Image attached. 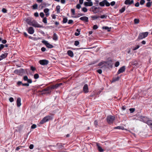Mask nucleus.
Masks as SVG:
<instances>
[{
  "label": "nucleus",
  "instance_id": "nucleus-15",
  "mask_svg": "<svg viewBox=\"0 0 152 152\" xmlns=\"http://www.w3.org/2000/svg\"><path fill=\"white\" fill-rule=\"evenodd\" d=\"M62 84V83H60L58 84H57L55 85H53L51 86H50L51 88L52 89H56L59 86L61 85Z\"/></svg>",
  "mask_w": 152,
  "mask_h": 152
},
{
  "label": "nucleus",
  "instance_id": "nucleus-24",
  "mask_svg": "<svg viewBox=\"0 0 152 152\" xmlns=\"http://www.w3.org/2000/svg\"><path fill=\"white\" fill-rule=\"evenodd\" d=\"M53 39L54 40H57L58 39V37L56 33H54L53 35Z\"/></svg>",
  "mask_w": 152,
  "mask_h": 152
},
{
  "label": "nucleus",
  "instance_id": "nucleus-18",
  "mask_svg": "<svg viewBox=\"0 0 152 152\" xmlns=\"http://www.w3.org/2000/svg\"><path fill=\"white\" fill-rule=\"evenodd\" d=\"M21 99L20 98H18L17 101V106L18 107H20L21 105Z\"/></svg>",
  "mask_w": 152,
  "mask_h": 152
},
{
  "label": "nucleus",
  "instance_id": "nucleus-61",
  "mask_svg": "<svg viewBox=\"0 0 152 152\" xmlns=\"http://www.w3.org/2000/svg\"><path fill=\"white\" fill-rule=\"evenodd\" d=\"M27 81L28 83H31L32 82V81L30 79H28V80H27Z\"/></svg>",
  "mask_w": 152,
  "mask_h": 152
},
{
  "label": "nucleus",
  "instance_id": "nucleus-59",
  "mask_svg": "<svg viewBox=\"0 0 152 152\" xmlns=\"http://www.w3.org/2000/svg\"><path fill=\"white\" fill-rule=\"evenodd\" d=\"M34 147V145L32 144H31L29 146V148L31 149H32Z\"/></svg>",
  "mask_w": 152,
  "mask_h": 152
},
{
  "label": "nucleus",
  "instance_id": "nucleus-7",
  "mask_svg": "<svg viewBox=\"0 0 152 152\" xmlns=\"http://www.w3.org/2000/svg\"><path fill=\"white\" fill-rule=\"evenodd\" d=\"M90 10L94 13H96L99 12V8L96 7L95 6H93L91 8Z\"/></svg>",
  "mask_w": 152,
  "mask_h": 152
},
{
  "label": "nucleus",
  "instance_id": "nucleus-54",
  "mask_svg": "<svg viewBox=\"0 0 152 152\" xmlns=\"http://www.w3.org/2000/svg\"><path fill=\"white\" fill-rule=\"evenodd\" d=\"M98 26L96 25H94L93 26V28L94 29H96L98 28Z\"/></svg>",
  "mask_w": 152,
  "mask_h": 152
},
{
  "label": "nucleus",
  "instance_id": "nucleus-30",
  "mask_svg": "<svg viewBox=\"0 0 152 152\" xmlns=\"http://www.w3.org/2000/svg\"><path fill=\"white\" fill-rule=\"evenodd\" d=\"M140 47V46L139 45H137L136 47L134 48H132V50H136L137 49H138Z\"/></svg>",
  "mask_w": 152,
  "mask_h": 152
},
{
  "label": "nucleus",
  "instance_id": "nucleus-3",
  "mask_svg": "<svg viewBox=\"0 0 152 152\" xmlns=\"http://www.w3.org/2000/svg\"><path fill=\"white\" fill-rule=\"evenodd\" d=\"M148 34V32H147L140 33L138 36V38L140 39H142L147 37Z\"/></svg>",
  "mask_w": 152,
  "mask_h": 152
},
{
  "label": "nucleus",
  "instance_id": "nucleus-44",
  "mask_svg": "<svg viewBox=\"0 0 152 152\" xmlns=\"http://www.w3.org/2000/svg\"><path fill=\"white\" fill-rule=\"evenodd\" d=\"M104 28L105 29L107 30L108 31H110V28H109L107 26H105L103 28Z\"/></svg>",
  "mask_w": 152,
  "mask_h": 152
},
{
  "label": "nucleus",
  "instance_id": "nucleus-45",
  "mask_svg": "<svg viewBox=\"0 0 152 152\" xmlns=\"http://www.w3.org/2000/svg\"><path fill=\"white\" fill-rule=\"evenodd\" d=\"M9 101L11 102H12L14 101V99L12 97H10L9 99Z\"/></svg>",
  "mask_w": 152,
  "mask_h": 152
},
{
  "label": "nucleus",
  "instance_id": "nucleus-17",
  "mask_svg": "<svg viewBox=\"0 0 152 152\" xmlns=\"http://www.w3.org/2000/svg\"><path fill=\"white\" fill-rule=\"evenodd\" d=\"M28 33L30 34H33L34 32V30L32 27H30L28 29Z\"/></svg>",
  "mask_w": 152,
  "mask_h": 152
},
{
  "label": "nucleus",
  "instance_id": "nucleus-35",
  "mask_svg": "<svg viewBox=\"0 0 152 152\" xmlns=\"http://www.w3.org/2000/svg\"><path fill=\"white\" fill-rule=\"evenodd\" d=\"M34 77L35 79H37L39 78V76L38 74H36L34 75Z\"/></svg>",
  "mask_w": 152,
  "mask_h": 152
},
{
  "label": "nucleus",
  "instance_id": "nucleus-55",
  "mask_svg": "<svg viewBox=\"0 0 152 152\" xmlns=\"http://www.w3.org/2000/svg\"><path fill=\"white\" fill-rule=\"evenodd\" d=\"M31 69L32 71H34L35 70V68L33 66H31Z\"/></svg>",
  "mask_w": 152,
  "mask_h": 152
},
{
  "label": "nucleus",
  "instance_id": "nucleus-33",
  "mask_svg": "<svg viewBox=\"0 0 152 152\" xmlns=\"http://www.w3.org/2000/svg\"><path fill=\"white\" fill-rule=\"evenodd\" d=\"M67 19L66 18H64L63 19V22L64 23H66L67 21Z\"/></svg>",
  "mask_w": 152,
  "mask_h": 152
},
{
  "label": "nucleus",
  "instance_id": "nucleus-62",
  "mask_svg": "<svg viewBox=\"0 0 152 152\" xmlns=\"http://www.w3.org/2000/svg\"><path fill=\"white\" fill-rule=\"evenodd\" d=\"M97 72L99 73L100 74L102 73V70L100 69L98 70Z\"/></svg>",
  "mask_w": 152,
  "mask_h": 152
},
{
  "label": "nucleus",
  "instance_id": "nucleus-39",
  "mask_svg": "<svg viewBox=\"0 0 152 152\" xmlns=\"http://www.w3.org/2000/svg\"><path fill=\"white\" fill-rule=\"evenodd\" d=\"M38 5L37 4H35L33 6V8L34 9H36L37 8Z\"/></svg>",
  "mask_w": 152,
  "mask_h": 152
},
{
  "label": "nucleus",
  "instance_id": "nucleus-4",
  "mask_svg": "<svg viewBox=\"0 0 152 152\" xmlns=\"http://www.w3.org/2000/svg\"><path fill=\"white\" fill-rule=\"evenodd\" d=\"M42 42L48 48H51L53 47L52 45L50 44L46 40H44L42 41Z\"/></svg>",
  "mask_w": 152,
  "mask_h": 152
},
{
  "label": "nucleus",
  "instance_id": "nucleus-36",
  "mask_svg": "<svg viewBox=\"0 0 152 152\" xmlns=\"http://www.w3.org/2000/svg\"><path fill=\"white\" fill-rule=\"evenodd\" d=\"M43 22L45 23H47V19L46 18H44L43 19Z\"/></svg>",
  "mask_w": 152,
  "mask_h": 152
},
{
  "label": "nucleus",
  "instance_id": "nucleus-49",
  "mask_svg": "<svg viewBox=\"0 0 152 152\" xmlns=\"http://www.w3.org/2000/svg\"><path fill=\"white\" fill-rule=\"evenodd\" d=\"M23 79L25 81H27L28 80V77L26 76H24L23 77Z\"/></svg>",
  "mask_w": 152,
  "mask_h": 152
},
{
  "label": "nucleus",
  "instance_id": "nucleus-6",
  "mask_svg": "<svg viewBox=\"0 0 152 152\" xmlns=\"http://www.w3.org/2000/svg\"><path fill=\"white\" fill-rule=\"evenodd\" d=\"M31 26L35 27L41 28L42 26L39 24L35 20H33L32 21Z\"/></svg>",
  "mask_w": 152,
  "mask_h": 152
},
{
  "label": "nucleus",
  "instance_id": "nucleus-52",
  "mask_svg": "<svg viewBox=\"0 0 152 152\" xmlns=\"http://www.w3.org/2000/svg\"><path fill=\"white\" fill-rule=\"evenodd\" d=\"M22 85L23 86H29V84L28 83H23Z\"/></svg>",
  "mask_w": 152,
  "mask_h": 152
},
{
  "label": "nucleus",
  "instance_id": "nucleus-27",
  "mask_svg": "<svg viewBox=\"0 0 152 152\" xmlns=\"http://www.w3.org/2000/svg\"><path fill=\"white\" fill-rule=\"evenodd\" d=\"M139 21L140 20L139 19L137 18L135 19L134 20V23L135 24L138 23H139Z\"/></svg>",
  "mask_w": 152,
  "mask_h": 152
},
{
  "label": "nucleus",
  "instance_id": "nucleus-57",
  "mask_svg": "<svg viewBox=\"0 0 152 152\" xmlns=\"http://www.w3.org/2000/svg\"><path fill=\"white\" fill-rule=\"evenodd\" d=\"M4 47V45L3 44H0V48L1 49H2Z\"/></svg>",
  "mask_w": 152,
  "mask_h": 152
},
{
  "label": "nucleus",
  "instance_id": "nucleus-53",
  "mask_svg": "<svg viewBox=\"0 0 152 152\" xmlns=\"http://www.w3.org/2000/svg\"><path fill=\"white\" fill-rule=\"evenodd\" d=\"M135 110L134 108H130L129 109V110L131 113H132L134 112Z\"/></svg>",
  "mask_w": 152,
  "mask_h": 152
},
{
  "label": "nucleus",
  "instance_id": "nucleus-38",
  "mask_svg": "<svg viewBox=\"0 0 152 152\" xmlns=\"http://www.w3.org/2000/svg\"><path fill=\"white\" fill-rule=\"evenodd\" d=\"M27 22L28 24L31 26V24H32V21H31L29 20H27Z\"/></svg>",
  "mask_w": 152,
  "mask_h": 152
},
{
  "label": "nucleus",
  "instance_id": "nucleus-42",
  "mask_svg": "<svg viewBox=\"0 0 152 152\" xmlns=\"http://www.w3.org/2000/svg\"><path fill=\"white\" fill-rule=\"evenodd\" d=\"M119 65V62L118 61L116 62L115 64V67H118Z\"/></svg>",
  "mask_w": 152,
  "mask_h": 152
},
{
  "label": "nucleus",
  "instance_id": "nucleus-63",
  "mask_svg": "<svg viewBox=\"0 0 152 152\" xmlns=\"http://www.w3.org/2000/svg\"><path fill=\"white\" fill-rule=\"evenodd\" d=\"M135 6L136 7H139V3L138 2H137V3H136L135 4Z\"/></svg>",
  "mask_w": 152,
  "mask_h": 152
},
{
  "label": "nucleus",
  "instance_id": "nucleus-48",
  "mask_svg": "<svg viewBox=\"0 0 152 152\" xmlns=\"http://www.w3.org/2000/svg\"><path fill=\"white\" fill-rule=\"evenodd\" d=\"M37 127L36 125L35 124H34L31 126V128L32 129H34L36 128Z\"/></svg>",
  "mask_w": 152,
  "mask_h": 152
},
{
  "label": "nucleus",
  "instance_id": "nucleus-2",
  "mask_svg": "<svg viewBox=\"0 0 152 152\" xmlns=\"http://www.w3.org/2000/svg\"><path fill=\"white\" fill-rule=\"evenodd\" d=\"M115 119V117L114 116L109 115L107 117V121L109 124H112Z\"/></svg>",
  "mask_w": 152,
  "mask_h": 152
},
{
  "label": "nucleus",
  "instance_id": "nucleus-26",
  "mask_svg": "<svg viewBox=\"0 0 152 152\" xmlns=\"http://www.w3.org/2000/svg\"><path fill=\"white\" fill-rule=\"evenodd\" d=\"M56 8L57 12L58 13H59L60 12V6H59V5L57 6L56 7Z\"/></svg>",
  "mask_w": 152,
  "mask_h": 152
},
{
  "label": "nucleus",
  "instance_id": "nucleus-5",
  "mask_svg": "<svg viewBox=\"0 0 152 152\" xmlns=\"http://www.w3.org/2000/svg\"><path fill=\"white\" fill-rule=\"evenodd\" d=\"M99 5L102 7H103L105 5L106 6H109L110 5V3L106 0H104L99 3Z\"/></svg>",
  "mask_w": 152,
  "mask_h": 152
},
{
  "label": "nucleus",
  "instance_id": "nucleus-46",
  "mask_svg": "<svg viewBox=\"0 0 152 152\" xmlns=\"http://www.w3.org/2000/svg\"><path fill=\"white\" fill-rule=\"evenodd\" d=\"M29 38L30 39H31L32 40H37V39H36V38L32 37H31V36H29Z\"/></svg>",
  "mask_w": 152,
  "mask_h": 152
},
{
  "label": "nucleus",
  "instance_id": "nucleus-25",
  "mask_svg": "<svg viewBox=\"0 0 152 152\" xmlns=\"http://www.w3.org/2000/svg\"><path fill=\"white\" fill-rule=\"evenodd\" d=\"M114 129L123 130L124 129V128L123 126H118L115 127Z\"/></svg>",
  "mask_w": 152,
  "mask_h": 152
},
{
  "label": "nucleus",
  "instance_id": "nucleus-11",
  "mask_svg": "<svg viewBox=\"0 0 152 152\" xmlns=\"http://www.w3.org/2000/svg\"><path fill=\"white\" fill-rule=\"evenodd\" d=\"M125 69V66H123L121 68H120V69L118 70V72L117 74H119L120 73H122L123 72H124Z\"/></svg>",
  "mask_w": 152,
  "mask_h": 152
},
{
  "label": "nucleus",
  "instance_id": "nucleus-64",
  "mask_svg": "<svg viewBox=\"0 0 152 152\" xmlns=\"http://www.w3.org/2000/svg\"><path fill=\"white\" fill-rule=\"evenodd\" d=\"M115 1H112L111 3H110V4L111 6H113L114 5H115Z\"/></svg>",
  "mask_w": 152,
  "mask_h": 152
},
{
  "label": "nucleus",
  "instance_id": "nucleus-20",
  "mask_svg": "<svg viewBox=\"0 0 152 152\" xmlns=\"http://www.w3.org/2000/svg\"><path fill=\"white\" fill-rule=\"evenodd\" d=\"M67 53L69 56H70L72 57H73L74 56L73 52L71 50H69L67 52Z\"/></svg>",
  "mask_w": 152,
  "mask_h": 152
},
{
  "label": "nucleus",
  "instance_id": "nucleus-34",
  "mask_svg": "<svg viewBox=\"0 0 152 152\" xmlns=\"http://www.w3.org/2000/svg\"><path fill=\"white\" fill-rule=\"evenodd\" d=\"M107 17V15H101L100 17L102 19L104 18H106Z\"/></svg>",
  "mask_w": 152,
  "mask_h": 152
},
{
  "label": "nucleus",
  "instance_id": "nucleus-28",
  "mask_svg": "<svg viewBox=\"0 0 152 152\" xmlns=\"http://www.w3.org/2000/svg\"><path fill=\"white\" fill-rule=\"evenodd\" d=\"M151 2H150V1H148V2L146 4V7H151Z\"/></svg>",
  "mask_w": 152,
  "mask_h": 152
},
{
  "label": "nucleus",
  "instance_id": "nucleus-1",
  "mask_svg": "<svg viewBox=\"0 0 152 152\" xmlns=\"http://www.w3.org/2000/svg\"><path fill=\"white\" fill-rule=\"evenodd\" d=\"M52 117L51 116H47L44 117L40 122V124H42L48 121L49 120L52 119Z\"/></svg>",
  "mask_w": 152,
  "mask_h": 152
},
{
  "label": "nucleus",
  "instance_id": "nucleus-14",
  "mask_svg": "<svg viewBox=\"0 0 152 152\" xmlns=\"http://www.w3.org/2000/svg\"><path fill=\"white\" fill-rule=\"evenodd\" d=\"M23 70L22 69H21L19 70L16 69L14 71V73L20 75L21 73H22L23 72Z\"/></svg>",
  "mask_w": 152,
  "mask_h": 152
},
{
  "label": "nucleus",
  "instance_id": "nucleus-31",
  "mask_svg": "<svg viewBox=\"0 0 152 152\" xmlns=\"http://www.w3.org/2000/svg\"><path fill=\"white\" fill-rule=\"evenodd\" d=\"M99 17V16H93L91 17V18L94 19H96Z\"/></svg>",
  "mask_w": 152,
  "mask_h": 152
},
{
  "label": "nucleus",
  "instance_id": "nucleus-58",
  "mask_svg": "<svg viewBox=\"0 0 152 152\" xmlns=\"http://www.w3.org/2000/svg\"><path fill=\"white\" fill-rule=\"evenodd\" d=\"M41 50L42 52H44L46 50V48L44 47H42L41 49Z\"/></svg>",
  "mask_w": 152,
  "mask_h": 152
},
{
  "label": "nucleus",
  "instance_id": "nucleus-22",
  "mask_svg": "<svg viewBox=\"0 0 152 152\" xmlns=\"http://www.w3.org/2000/svg\"><path fill=\"white\" fill-rule=\"evenodd\" d=\"M7 55L8 53H5L4 54H2L1 56H0L1 59L2 60L3 58H5L7 56Z\"/></svg>",
  "mask_w": 152,
  "mask_h": 152
},
{
  "label": "nucleus",
  "instance_id": "nucleus-51",
  "mask_svg": "<svg viewBox=\"0 0 152 152\" xmlns=\"http://www.w3.org/2000/svg\"><path fill=\"white\" fill-rule=\"evenodd\" d=\"M73 20H69L68 23L69 24H71L73 23Z\"/></svg>",
  "mask_w": 152,
  "mask_h": 152
},
{
  "label": "nucleus",
  "instance_id": "nucleus-41",
  "mask_svg": "<svg viewBox=\"0 0 152 152\" xmlns=\"http://www.w3.org/2000/svg\"><path fill=\"white\" fill-rule=\"evenodd\" d=\"M2 11L4 13H5L7 12V10L6 9L4 8H3L2 9Z\"/></svg>",
  "mask_w": 152,
  "mask_h": 152
},
{
  "label": "nucleus",
  "instance_id": "nucleus-47",
  "mask_svg": "<svg viewBox=\"0 0 152 152\" xmlns=\"http://www.w3.org/2000/svg\"><path fill=\"white\" fill-rule=\"evenodd\" d=\"M76 8L78 9H80L81 7V6L80 4H78L76 5Z\"/></svg>",
  "mask_w": 152,
  "mask_h": 152
},
{
  "label": "nucleus",
  "instance_id": "nucleus-8",
  "mask_svg": "<svg viewBox=\"0 0 152 152\" xmlns=\"http://www.w3.org/2000/svg\"><path fill=\"white\" fill-rule=\"evenodd\" d=\"M40 64L42 65H47L48 63V61L46 60H41L39 61Z\"/></svg>",
  "mask_w": 152,
  "mask_h": 152
},
{
  "label": "nucleus",
  "instance_id": "nucleus-32",
  "mask_svg": "<svg viewBox=\"0 0 152 152\" xmlns=\"http://www.w3.org/2000/svg\"><path fill=\"white\" fill-rule=\"evenodd\" d=\"M87 9L86 7H83L82 9V11L84 12H86L87 11Z\"/></svg>",
  "mask_w": 152,
  "mask_h": 152
},
{
  "label": "nucleus",
  "instance_id": "nucleus-13",
  "mask_svg": "<svg viewBox=\"0 0 152 152\" xmlns=\"http://www.w3.org/2000/svg\"><path fill=\"white\" fill-rule=\"evenodd\" d=\"M133 3L134 1L133 0H126L124 2V4L126 5H130Z\"/></svg>",
  "mask_w": 152,
  "mask_h": 152
},
{
  "label": "nucleus",
  "instance_id": "nucleus-43",
  "mask_svg": "<svg viewBox=\"0 0 152 152\" xmlns=\"http://www.w3.org/2000/svg\"><path fill=\"white\" fill-rule=\"evenodd\" d=\"M145 3V1L144 0H141L140 2V4L141 5H143Z\"/></svg>",
  "mask_w": 152,
  "mask_h": 152
},
{
  "label": "nucleus",
  "instance_id": "nucleus-29",
  "mask_svg": "<svg viewBox=\"0 0 152 152\" xmlns=\"http://www.w3.org/2000/svg\"><path fill=\"white\" fill-rule=\"evenodd\" d=\"M125 10V7H122L120 10V12L121 13H122L124 12Z\"/></svg>",
  "mask_w": 152,
  "mask_h": 152
},
{
  "label": "nucleus",
  "instance_id": "nucleus-50",
  "mask_svg": "<svg viewBox=\"0 0 152 152\" xmlns=\"http://www.w3.org/2000/svg\"><path fill=\"white\" fill-rule=\"evenodd\" d=\"M40 15L42 18H43L44 16V14L43 12H41L40 13Z\"/></svg>",
  "mask_w": 152,
  "mask_h": 152
},
{
  "label": "nucleus",
  "instance_id": "nucleus-60",
  "mask_svg": "<svg viewBox=\"0 0 152 152\" xmlns=\"http://www.w3.org/2000/svg\"><path fill=\"white\" fill-rule=\"evenodd\" d=\"M1 42L3 44H5L7 42V41L6 40H3L1 41Z\"/></svg>",
  "mask_w": 152,
  "mask_h": 152
},
{
  "label": "nucleus",
  "instance_id": "nucleus-23",
  "mask_svg": "<svg viewBox=\"0 0 152 152\" xmlns=\"http://www.w3.org/2000/svg\"><path fill=\"white\" fill-rule=\"evenodd\" d=\"M146 123L151 128L152 131V121L148 120L147 121Z\"/></svg>",
  "mask_w": 152,
  "mask_h": 152
},
{
  "label": "nucleus",
  "instance_id": "nucleus-37",
  "mask_svg": "<svg viewBox=\"0 0 152 152\" xmlns=\"http://www.w3.org/2000/svg\"><path fill=\"white\" fill-rule=\"evenodd\" d=\"M79 44V42L77 41H75V44H74V45H75V46H77Z\"/></svg>",
  "mask_w": 152,
  "mask_h": 152
},
{
  "label": "nucleus",
  "instance_id": "nucleus-9",
  "mask_svg": "<svg viewBox=\"0 0 152 152\" xmlns=\"http://www.w3.org/2000/svg\"><path fill=\"white\" fill-rule=\"evenodd\" d=\"M52 89L50 86L49 87L43 90L44 91H46L45 93L47 94H49L51 93V91Z\"/></svg>",
  "mask_w": 152,
  "mask_h": 152
},
{
  "label": "nucleus",
  "instance_id": "nucleus-12",
  "mask_svg": "<svg viewBox=\"0 0 152 152\" xmlns=\"http://www.w3.org/2000/svg\"><path fill=\"white\" fill-rule=\"evenodd\" d=\"M84 5L85 6H91L93 5L92 1L85 2L84 3Z\"/></svg>",
  "mask_w": 152,
  "mask_h": 152
},
{
  "label": "nucleus",
  "instance_id": "nucleus-10",
  "mask_svg": "<svg viewBox=\"0 0 152 152\" xmlns=\"http://www.w3.org/2000/svg\"><path fill=\"white\" fill-rule=\"evenodd\" d=\"M83 91L85 93H87L88 92V85L85 84L83 87Z\"/></svg>",
  "mask_w": 152,
  "mask_h": 152
},
{
  "label": "nucleus",
  "instance_id": "nucleus-19",
  "mask_svg": "<svg viewBox=\"0 0 152 152\" xmlns=\"http://www.w3.org/2000/svg\"><path fill=\"white\" fill-rule=\"evenodd\" d=\"M49 10L48 8L45 9L44 10V12L45 13V15L47 17H48L49 15Z\"/></svg>",
  "mask_w": 152,
  "mask_h": 152
},
{
  "label": "nucleus",
  "instance_id": "nucleus-21",
  "mask_svg": "<svg viewBox=\"0 0 152 152\" xmlns=\"http://www.w3.org/2000/svg\"><path fill=\"white\" fill-rule=\"evenodd\" d=\"M96 145L97 146L98 150L100 152H102L104 150L98 143L96 144Z\"/></svg>",
  "mask_w": 152,
  "mask_h": 152
},
{
  "label": "nucleus",
  "instance_id": "nucleus-16",
  "mask_svg": "<svg viewBox=\"0 0 152 152\" xmlns=\"http://www.w3.org/2000/svg\"><path fill=\"white\" fill-rule=\"evenodd\" d=\"M80 19L85 22L88 21V18L86 16L82 17L80 18Z\"/></svg>",
  "mask_w": 152,
  "mask_h": 152
},
{
  "label": "nucleus",
  "instance_id": "nucleus-56",
  "mask_svg": "<svg viewBox=\"0 0 152 152\" xmlns=\"http://www.w3.org/2000/svg\"><path fill=\"white\" fill-rule=\"evenodd\" d=\"M51 17L53 19H55L56 18V16L55 14H53L51 15Z\"/></svg>",
  "mask_w": 152,
  "mask_h": 152
},
{
  "label": "nucleus",
  "instance_id": "nucleus-40",
  "mask_svg": "<svg viewBox=\"0 0 152 152\" xmlns=\"http://www.w3.org/2000/svg\"><path fill=\"white\" fill-rule=\"evenodd\" d=\"M71 11L72 13V14L73 15H75V10L74 9H72L71 10Z\"/></svg>",
  "mask_w": 152,
  "mask_h": 152
}]
</instances>
